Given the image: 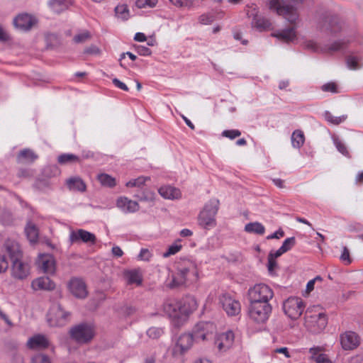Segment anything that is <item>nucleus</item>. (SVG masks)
Returning <instances> with one entry per match:
<instances>
[{"label": "nucleus", "instance_id": "obj_25", "mask_svg": "<svg viewBox=\"0 0 363 363\" xmlns=\"http://www.w3.org/2000/svg\"><path fill=\"white\" fill-rule=\"evenodd\" d=\"M116 205L125 213H135L139 210L138 203L125 196L118 197L116 199Z\"/></svg>", "mask_w": 363, "mask_h": 363}, {"label": "nucleus", "instance_id": "obj_55", "mask_svg": "<svg viewBox=\"0 0 363 363\" xmlns=\"http://www.w3.org/2000/svg\"><path fill=\"white\" fill-rule=\"evenodd\" d=\"M152 255L147 249H142L138 255V258L141 260L148 261Z\"/></svg>", "mask_w": 363, "mask_h": 363}, {"label": "nucleus", "instance_id": "obj_11", "mask_svg": "<svg viewBox=\"0 0 363 363\" xmlns=\"http://www.w3.org/2000/svg\"><path fill=\"white\" fill-rule=\"evenodd\" d=\"M69 313L60 305L53 306L48 313V322L52 327H61L69 321Z\"/></svg>", "mask_w": 363, "mask_h": 363}, {"label": "nucleus", "instance_id": "obj_48", "mask_svg": "<svg viewBox=\"0 0 363 363\" xmlns=\"http://www.w3.org/2000/svg\"><path fill=\"white\" fill-rule=\"evenodd\" d=\"M182 249V245L179 244H173L170 245L167 250L163 254V256L164 257H169L172 255H175L177 252H178Z\"/></svg>", "mask_w": 363, "mask_h": 363}, {"label": "nucleus", "instance_id": "obj_39", "mask_svg": "<svg viewBox=\"0 0 363 363\" xmlns=\"http://www.w3.org/2000/svg\"><path fill=\"white\" fill-rule=\"evenodd\" d=\"M158 0H136L135 5L138 9H152L156 6Z\"/></svg>", "mask_w": 363, "mask_h": 363}, {"label": "nucleus", "instance_id": "obj_47", "mask_svg": "<svg viewBox=\"0 0 363 363\" xmlns=\"http://www.w3.org/2000/svg\"><path fill=\"white\" fill-rule=\"evenodd\" d=\"M296 243V239L294 237L289 238L286 239L282 245L280 247L281 248L282 251H284L285 252L290 250Z\"/></svg>", "mask_w": 363, "mask_h": 363}, {"label": "nucleus", "instance_id": "obj_9", "mask_svg": "<svg viewBox=\"0 0 363 363\" xmlns=\"http://www.w3.org/2000/svg\"><path fill=\"white\" fill-rule=\"evenodd\" d=\"M272 306L269 303H250L248 313L253 321L262 323L267 321L272 313Z\"/></svg>", "mask_w": 363, "mask_h": 363}, {"label": "nucleus", "instance_id": "obj_22", "mask_svg": "<svg viewBox=\"0 0 363 363\" xmlns=\"http://www.w3.org/2000/svg\"><path fill=\"white\" fill-rule=\"evenodd\" d=\"M96 236L94 234L88 232L85 230L79 229L77 230H72L69 235V241L72 244L82 241L83 242L95 243Z\"/></svg>", "mask_w": 363, "mask_h": 363}, {"label": "nucleus", "instance_id": "obj_63", "mask_svg": "<svg viewBox=\"0 0 363 363\" xmlns=\"http://www.w3.org/2000/svg\"><path fill=\"white\" fill-rule=\"evenodd\" d=\"M112 254L116 257H121L123 255V250L118 246H114L112 247Z\"/></svg>", "mask_w": 363, "mask_h": 363}, {"label": "nucleus", "instance_id": "obj_30", "mask_svg": "<svg viewBox=\"0 0 363 363\" xmlns=\"http://www.w3.org/2000/svg\"><path fill=\"white\" fill-rule=\"evenodd\" d=\"M320 351V347L311 348L309 352L311 354V359L315 362V363H333L325 354H319Z\"/></svg>", "mask_w": 363, "mask_h": 363}, {"label": "nucleus", "instance_id": "obj_53", "mask_svg": "<svg viewBox=\"0 0 363 363\" xmlns=\"http://www.w3.org/2000/svg\"><path fill=\"white\" fill-rule=\"evenodd\" d=\"M340 87L338 84L336 82H330L323 85L322 90L323 91H336Z\"/></svg>", "mask_w": 363, "mask_h": 363}, {"label": "nucleus", "instance_id": "obj_14", "mask_svg": "<svg viewBox=\"0 0 363 363\" xmlns=\"http://www.w3.org/2000/svg\"><path fill=\"white\" fill-rule=\"evenodd\" d=\"M340 341L344 350H354L361 342L360 337L353 331H346L340 335Z\"/></svg>", "mask_w": 363, "mask_h": 363}, {"label": "nucleus", "instance_id": "obj_60", "mask_svg": "<svg viewBox=\"0 0 363 363\" xmlns=\"http://www.w3.org/2000/svg\"><path fill=\"white\" fill-rule=\"evenodd\" d=\"M304 46L306 48L314 50V51L317 50V49H318V45H317L316 43L314 42L313 40H311L305 41Z\"/></svg>", "mask_w": 363, "mask_h": 363}, {"label": "nucleus", "instance_id": "obj_10", "mask_svg": "<svg viewBox=\"0 0 363 363\" xmlns=\"http://www.w3.org/2000/svg\"><path fill=\"white\" fill-rule=\"evenodd\" d=\"M305 304L299 297L291 296L283 303L284 313L291 319H298L303 312Z\"/></svg>", "mask_w": 363, "mask_h": 363}, {"label": "nucleus", "instance_id": "obj_57", "mask_svg": "<svg viewBox=\"0 0 363 363\" xmlns=\"http://www.w3.org/2000/svg\"><path fill=\"white\" fill-rule=\"evenodd\" d=\"M126 55H128L129 57V58L133 61L136 60V56L134 54H133L132 52H123L122 54H121L120 58H119V61H120L121 66H123V61L125 58Z\"/></svg>", "mask_w": 363, "mask_h": 363}, {"label": "nucleus", "instance_id": "obj_58", "mask_svg": "<svg viewBox=\"0 0 363 363\" xmlns=\"http://www.w3.org/2000/svg\"><path fill=\"white\" fill-rule=\"evenodd\" d=\"M84 53L90 55H99L100 50L96 45H91L84 50Z\"/></svg>", "mask_w": 363, "mask_h": 363}, {"label": "nucleus", "instance_id": "obj_38", "mask_svg": "<svg viewBox=\"0 0 363 363\" xmlns=\"http://www.w3.org/2000/svg\"><path fill=\"white\" fill-rule=\"evenodd\" d=\"M292 145L296 148H299L304 143V135L302 131L295 130L291 135Z\"/></svg>", "mask_w": 363, "mask_h": 363}, {"label": "nucleus", "instance_id": "obj_13", "mask_svg": "<svg viewBox=\"0 0 363 363\" xmlns=\"http://www.w3.org/2000/svg\"><path fill=\"white\" fill-rule=\"evenodd\" d=\"M219 303L228 315L235 316L240 312V302L229 294L221 295L219 298Z\"/></svg>", "mask_w": 363, "mask_h": 363}, {"label": "nucleus", "instance_id": "obj_52", "mask_svg": "<svg viewBox=\"0 0 363 363\" xmlns=\"http://www.w3.org/2000/svg\"><path fill=\"white\" fill-rule=\"evenodd\" d=\"M135 50L138 55L142 56H148L151 55V50L147 47L143 45H137Z\"/></svg>", "mask_w": 363, "mask_h": 363}, {"label": "nucleus", "instance_id": "obj_19", "mask_svg": "<svg viewBox=\"0 0 363 363\" xmlns=\"http://www.w3.org/2000/svg\"><path fill=\"white\" fill-rule=\"evenodd\" d=\"M37 264L40 270L48 274H54L56 270L55 259L50 254L40 255L38 259Z\"/></svg>", "mask_w": 363, "mask_h": 363}, {"label": "nucleus", "instance_id": "obj_28", "mask_svg": "<svg viewBox=\"0 0 363 363\" xmlns=\"http://www.w3.org/2000/svg\"><path fill=\"white\" fill-rule=\"evenodd\" d=\"M273 35L286 43L293 42L296 38L294 28L277 31Z\"/></svg>", "mask_w": 363, "mask_h": 363}, {"label": "nucleus", "instance_id": "obj_50", "mask_svg": "<svg viewBox=\"0 0 363 363\" xmlns=\"http://www.w3.org/2000/svg\"><path fill=\"white\" fill-rule=\"evenodd\" d=\"M334 143L340 152H341L342 155H344L345 156L349 157V152L344 143H342L338 139H335Z\"/></svg>", "mask_w": 363, "mask_h": 363}, {"label": "nucleus", "instance_id": "obj_21", "mask_svg": "<svg viewBox=\"0 0 363 363\" xmlns=\"http://www.w3.org/2000/svg\"><path fill=\"white\" fill-rule=\"evenodd\" d=\"M318 27L322 31H330L332 33L340 30L339 19L336 16H324L318 23Z\"/></svg>", "mask_w": 363, "mask_h": 363}, {"label": "nucleus", "instance_id": "obj_37", "mask_svg": "<svg viewBox=\"0 0 363 363\" xmlns=\"http://www.w3.org/2000/svg\"><path fill=\"white\" fill-rule=\"evenodd\" d=\"M361 57L358 55H350L346 59V64L350 69H358L361 67Z\"/></svg>", "mask_w": 363, "mask_h": 363}, {"label": "nucleus", "instance_id": "obj_3", "mask_svg": "<svg viewBox=\"0 0 363 363\" xmlns=\"http://www.w3.org/2000/svg\"><path fill=\"white\" fill-rule=\"evenodd\" d=\"M199 272L196 264L190 259H183L178 263L177 272L173 275L169 288H176L198 281Z\"/></svg>", "mask_w": 363, "mask_h": 363}, {"label": "nucleus", "instance_id": "obj_54", "mask_svg": "<svg viewBox=\"0 0 363 363\" xmlns=\"http://www.w3.org/2000/svg\"><path fill=\"white\" fill-rule=\"evenodd\" d=\"M8 267L9 263L5 255L0 254V273L4 272Z\"/></svg>", "mask_w": 363, "mask_h": 363}, {"label": "nucleus", "instance_id": "obj_59", "mask_svg": "<svg viewBox=\"0 0 363 363\" xmlns=\"http://www.w3.org/2000/svg\"><path fill=\"white\" fill-rule=\"evenodd\" d=\"M113 84L118 89H122V90H124V91H127L128 90V86L125 85V84H124L123 82H121L118 79H113Z\"/></svg>", "mask_w": 363, "mask_h": 363}, {"label": "nucleus", "instance_id": "obj_26", "mask_svg": "<svg viewBox=\"0 0 363 363\" xmlns=\"http://www.w3.org/2000/svg\"><path fill=\"white\" fill-rule=\"evenodd\" d=\"M73 4V0H48V5L51 11L60 13L67 10Z\"/></svg>", "mask_w": 363, "mask_h": 363}, {"label": "nucleus", "instance_id": "obj_64", "mask_svg": "<svg viewBox=\"0 0 363 363\" xmlns=\"http://www.w3.org/2000/svg\"><path fill=\"white\" fill-rule=\"evenodd\" d=\"M13 363H23V358L18 353L14 352L13 354Z\"/></svg>", "mask_w": 363, "mask_h": 363}, {"label": "nucleus", "instance_id": "obj_56", "mask_svg": "<svg viewBox=\"0 0 363 363\" xmlns=\"http://www.w3.org/2000/svg\"><path fill=\"white\" fill-rule=\"evenodd\" d=\"M274 259L272 255H268V270L270 273L273 272V271L277 268V263Z\"/></svg>", "mask_w": 363, "mask_h": 363}, {"label": "nucleus", "instance_id": "obj_15", "mask_svg": "<svg viewBox=\"0 0 363 363\" xmlns=\"http://www.w3.org/2000/svg\"><path fill=\"white\" fill-rule=\"evenodd\" d=\"M195 341L194 335L191 333H184L181 335L173 349V354L179 356L184 354L192 346Z\"/></svg>", "mask_w": 363, "mask_h": 363}, {"label": "nucleus", "instance_id": "obj_7", "mask_svg": "<svg viewBox=\"0 0 363 363\" xmlns=\"http://www.w3.org/2000/svg\"><path fill=\"white\" fill-rule=\"evenodd\" d=\"M274 296L272 289L264 284H259L250 288L248 291L250 303H269Z\"/></svg>", "mask_w": 363, "mask_h": 363}, {"label": "nucleus", "instance_id": "obj_4", "mask_svg": "<svg viewBox=\"0 0 363 363\" xmlns=\"http://www.w3.org/2000/svg\"><path fill=\"white\" fill-rule=\"evenodd\" d=\"M328 324L326 315L319 306L307 308L305 313V325L313 333L322 332Z\"/></svg>", "mask_w": 363, "mask_h": 363}, {"label": "nucleus", "instance_id": "obj_20", "mask_svg": "<svg viewBox=\"0 0 363 363\" xmlns=\"http://www.w3.org/2000/svg\"><path fill=\"white\" fill-rule=\"evenodd\" d=\"M234 339V333L231 330H228L216 336L215 345L220 352H225L232 347Z\"/></svg>", "mask_w": 363, "mask_h": 363}, {"label": "nucleus", "instance_id": "obj_33", "mask_svg": "<svg viewBox=\"0 0 363 363\" xmlns=\"http://www.w3.org/2000/svg\"><path fill=\"white\" fill-rule=\"evenodd\" d=\"M245 230L249 233L263 235L265 232L264 226L259 222L249 223L245 226Z\"/></svg>", "mask_w": 363, "mask_h": 363}, {"label": "nucleus", "instance_id": "obj_49", "mask_svg": "<svg viewBox=\"0 0 363 363\" xmlns=\"http://www.w3.org/2000/svg\"><path fill=\"white\" fill-rule=\"evenodd\" d=\"M340 260L345 264H350L352 262L350 251L347 247H344L340 257Z\"/></svg>", "mask_w": 363, "mask_h": 363}, {"label": "nucleus", "instance_id": "obj_8", "mask_svg": "<svg viewBox=\"0 0 363 363\" xmlns=\"http://www.w3.org/2000/svg\"><path fill=\"white\" fill-rule=\"evenodd\" d=\"M69 334L70 337L79 344L89 342L94 336V328L89 324L82 323L72 327Z\"/></svg>", "mask_w": 363, "mask_h": 363}, {"label": "nucleus", "instance_id": "obj_61", "mask_svg": "<svg viewBox=\"0 0 363 363\" xmlns=\"http://www.w3.org/2000/svg\"><path fill=\"white\" fill-rule=\"evenodd\" d=\"M284 235V231L280 229V230L276 231L275 233H274L273 234H272L270 235H268L267 238L268 240H270V239H279L280 238H282Z\"/></svg>", "mask_w": 363, "mask_h": 363}, {"label": "nucleus", "instance_id": "obj_16", "mask_svg": "<svg viewBox=\"0 0 363 363\" xmlns=\"http://www.w3.org/2000/svg\"><path fill=\"white\" fill-rule=\"evenodd\" d=\"M247 14L249 17L252 18V25L254 28L259 30H264L271 27V23L268 19L258 15L255 6H249Z\"/></svg>", "mask_w": 363, "mask_h": 363}, {"label": "nucleus", "instance_id": "obj_23", "mask_svg": "<svg viewBox=\"0 0 363 363\" xmlns=\"http://www.w3.org/2000/svg\"><path fill=\"white\" fill-rule=\"evenodd\" d=\"M31 288L34 291H52L55 284L48 277H40L32 281Z\"/></svg>", "mask_w": 363, "mask_h": 363}, {"label": "nucleus", "instance_id": "obj_6", "mask_svg": "<svg viewBox=\"0 0 363 363\" xmlns=\"http://www.w3.org/2000/svg\"><path fill=\"white\" fill-rule=\"evenodd\" d=\"M218 200H210L200 212L198 218L199 225L205 229H210L216 226L215 216L218 210Z\"/></svg>", "mask_w": 363, "mask_h": 363}, {"label": "nucleus", "instance_id": "obj_51", "mask_svg": "<svg viewBox=\"0 0 363 363\" xmlns=\"http://www.w3.org/2000/svg\"><path fill=\"white\" fill-rule=\"evenodd\" d=\"M241 135V133L238 130H224L222 133V135L230 139H234L237 137H239Z\"/></svg>", "mask_w": 363, "mask_h": 363}, {"label": "nucleus", "instance_id": "obj_44", "mask_svg": "<svg viewBox=\"0 0 363 363\" xmlns=\"http://www.w3.org/2000/svg\"><path fill=\"white\" fill-rule=\"evenodd\" d=\"M163 334V330L158 327H151L147 330V335L150 338L157 339Z\"/></svg>", "mask_w": 363, "mask_h": 363}, {"label": "nucleus", "instance_id": "obj_35", "mask_svg": "<svg viewBox=\"0 0 363 363\" xmlns=\"http://www.w3.org/2000/svg\"><path fill=\"white\" fill-rule=\"evenodd\" d=\"M116 16L118 18L126 21L130 18V10L126 4H119L115 8Z\"/></svg>", "mask_w": 363, "mask_h": 363}, {"label": "nucleus", "instance_id": "obj_2", "mask_svg": "<svg viewBox=\"0 0 363 363\" xmlns=\"http://www.w3.org/2000/svg\"><path fill=\"white\" fill-rule=\"evenodd\" d=\"M4 247L11 261L12 277L18 280L27 279L30 273V266L23 259V252L18 243L15 240H7L5 242Z\"/></svg>", "mask_w": 363, "mask_h": 363}, {"label": "nucleus", "instance_id": "obj_29", "mask_svg": "<svg viewBox=\"0 0 363 363\" xmlns=\"http://www.w3.org/2000/svg\"><path fill=\"white\" fill-rule=\"evenodd\" d=\"M67 185L71 191L84 192L86 191V188L85 183L79 177L69 178L67 180Z\"/></svg>", "mask_w": 363, "mask_h": 363}, {"label": "nucleus", "instance_id": "obj_27", "mask_svg": "<svg viewBox=\"0 0 363 363\" xmlns=\"http://www.w3.org/2000/svg\"><path fill=\"white\" fill-rule=\"evenodd\" d=\"M158 192L165 199L174 200L181 198L180 190L172 186H162Z\"/></svg>", "mask_w": 363, "mask_h": 363}, {"label": "nucleus", "instance_id": "obj_62", "mask_svg": "<svg viewBox=\"0 0 363 363\" xmlns=\"http://www.w3.org/2000/svg\"><path fill=\"white\" fill-rule=\"evenodd\" d=\"M274 352L275 353H281V354H284V356L287 358H289L291 357L289 352V350H288V348L286 347H280V348H277L274 350Z\"/></svg>", "mask_w": 363, "mask_h": 363}, {"label": "nucleus", "instance_id": "obj_43", "mask_svg": "<svg viewBox=\"0 0 363 363\" xmlns=\"http://www.w3.org/2000/svg\"><path fill=\"white\" fill-rule=\"evenodd\" d=\"M90 38V33L87 30H83L74 35L73 40L75 43H83Z\"/></svg>", "mask_w": 363, "mask_h": 363}, {"label": "nucleus", "instance_id": "obj_1", "mask_svg": "<svg viewBox=\"0 0 363 363\" xmlns=\"http://www.w3.org/2000/svg\"><path fill=\"white\" fill-rule=\"evenodd\" d=\"M197 307L198 303L195 297L188 295L180 300H167L162 306V311L174 326L180 327Z\"/></svg>", "mask_w": 363, "mask_h": 363}, {"label": "nucleus", "instance_id": "obj_34", "mask_svg": "<svg viewBox=\"0 0 363 363\" xmlns=\"http://www.w3.org/2000/svg\"><path fill=\"white\" fill-rule=\"evenodd\" d=\"M125 277L130 284L140 285L142 283V275L138 270L128 271L125 273Z\"/></svg>", "mask_w": 363, "mask_h": 363}, {"label": "nucleus", "instance_id": "obj_12", "mask_svg": "<svg viewBox=\"0 0 363 363\" xmlns=\"http://www.w3.org/2000/svg\"><path fill=\"white\" fill-rule=\"evenodd\" d=\"M216 325L211 322H201L196 324L192 331L195 342L208 340L213 336Z\"/></svg>", "mask_w": 363, "mask_h": 363}, {"label": "nucleus", "instance_id": "obj_18", "mask_svg": "<svg viewBox=\"0 0 363 363\" xmlns=\"http://www.w3.org/2000/svg\"><path fill=\"white\" fill-rule=\"evenodd\" d=\"M37 22L35 17L28 13L20 14L13 19L15 27L23 31L29 30Z\"/></svg>", "mask_w": 363, "mask_h": 363}, {"label": "nucleus", "instance_id": "obj_17", "mask_svg": "<svg viewBox=\"0 0 363 363\" xmlns=\"http://www.w3.org/2000/svg\"><path fill=\"white\" fill-rule=\"evenodd\" d=\"M70 293L77 298H85L88 295L84 281L79 278H72L68 282Z\"/></svg>", "mask_w": 363, "mask_h": 363}, {"label": "nucleus", "instance_id": "obj_46", "mask_svg": "<svg viewBox=\"0 0 363 363\" xmlns=\"http://www.w3.org/2000/svg\"><path fill=\"white\" fill-rule=\"evenodd\" d=\"M325 118L328 122L335 124V125H337V124H340V123L345 121L346 119V116H334L330 113H326Z\"/></svg>", "mask_w": 363, "mask_h": 363}, {"label": "nucleus", "instance_id": "obj_36", "mask_svg": "<svg viewBox=\"0 0 363 363\" xmlns=\"http://www.w3.org/2000/svg\"><path fill=\"white\" fill-rule=\"evenodd\" d=\"M38 156L30 149H25L20 152L18 155V162H32Z\"/></svg>", "mask_w": 363, "mask_h": 363}, {"label": "nucleus", "instance_id": "obj_40", "mask_svg": "<svg viewBox=\"0 0 363 363\" xmlns=\"http://www.w3.org/2000/svg\"><path fill=\"white\" fill-rule=\"evenodd\" d=\"M150 180L148 177H139L137 179L130 180L125 184L127 187H142L147 181Z\"/></svg>", "mask_w": 363, "mask_h": 363}, {"label": "nucleus", "instance_id": "obj_45", "mask_svg": "<svg viewBox=\"0 0 363 363\" xmlns=\"http://www.w3.org/2000/svg\"><path fill=\"white\" fill-rule=\"evenodd\" d=\"M32 363H52L50 358L43 353H38L32 357Z\"/></svg>", "mask_w": 363, "mask_h": 363}, {"label": "nucleus", "instance_id": "obj_5", "mask_svg": "<svg viewBox=\"0 0 363 363\" xmlns=\"http://www.w3.org/2000/svg\"><path fill=\"white\" fill-rule=\"evenodd\" d=\"M301 0H297L296 3L291 4L289 1L280 0H270L269 8L270 10L276 11L279 16H283L289 22L296 23L298 20L297 13V4Z\"/></svg>", "mask_w": 363, "mask_h": 363}, {"label": "nucleus", "instance_id": "obj_32", "mask_svg": "<svg viewBox=\"0 0 363 363\" xmlns=\"http://www.w3.org/2000/svg\"><path fill=\"white\" fill-rule=\"evenodd\" d=\"M27 238L31 243H35L38 240L39 231L36 225L32 223H28L25 229Z\"/></svg>", "mask_w": 363, "mask_h": 363}, {"label": "nucleus", "instance_id": "obj_42", "mask_svg": "<svg viewBox=\"0 0 363 363\" xmlns=\"http://www.w3.org/2000/svg\"><path fill=\"white\" fill-rule=\"evenodd\" d=\"M78 161L79 157L73 154H63L58 157V162L62 164Z\"/></svg>", "mask_w": 363, "mask_h": 363}, {"label": "nucleus", "instance_id": "obj_41", "mask_svg": "<svg viewBox=\"0 0 363 363\" xmlns=\"http://www.w3.org/2000/svg\"><path fill=\"white\" fill-rule=\"evenodd\" d=\"M215 15L212 12L201 14L199 17V22L202 25H210L215 21Z\"/></svg>", "mask_w": 363, "mask_h": 363}, {"label": "nucleus", "instance_id": "obj_24", "mask_svg": "<svg viewBox=\"0 0 363 363\" xmlns=\"http://www.w3.org/2000/svg\"><path fill=\"white\" fill-rule=\"evenodd\" d=\"M50 346L48 338L43 335L37 334L30 337L27 342V347L31 350H44Z\"/></svg>", "mask_w": 363, "mask_h": 363}, {"label": "nucleus", "instance_id": "obj_31", "mask_svg": "<svg viewBox=\"0 0 363 363\" xmlns=\"http://www.w3.org/2000/svg\"><path fill=\"white\" fill-rule=\"evenodd\" d=\"M97 180L101 185L104 187L113 188L116 186V180L112 176L106 174L100 173L97 175Z\"/></svg>", "mask_w": 363, "mask_h": 363}]
</instances>
